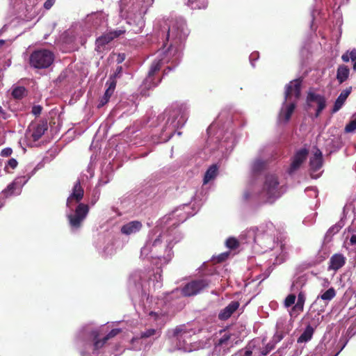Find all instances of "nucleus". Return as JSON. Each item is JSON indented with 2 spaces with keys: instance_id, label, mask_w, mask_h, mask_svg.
Segmentation results:
<instances>
[{
  "instance_id": "1",
  "label": "nucleus",
  "mask_w": 356,
  "mask_h": 356,
  "mask_svg": "<svg viewBox=\"0 0 356 356\" xmlns=\"http://www.w3.org/2000/svg\"><path fill=\"white\" fill-rule=\"evenodd\" d=\"M280 195L278 177L273 174L266 175L262 189L259 194V200L264 203H273Z\"/></svg>"
},
{
  "instance_id": "2",
  "label": "nucleus",
  "mask_w": 356,
  "mask_h": 356,
  "mask_svg": "<svg viewBox=\"0 0 356 356\" xmlns=\"http://www.w3.org/2000/svg\"><path fill=\"white\" fill-rule=\"evenodd\" d=\"M54 60L52 51L45 49L35 50L29 56V65L35 69H46L50 67Z\"/></svg>"
},
{
  "instance_id": "3",
  "label": "nucleus",
  "mask_w": 356,
  "mask_h": 356,
  "mask_svg": "<svg viewBox=\"0 0 356 356\" xmlns=\"http://www.w3.org/2000/svg\"><path fill=\"white\" fill-rule=\"evenodd\" d=\"M88 212L89 207L88 204L83 203L79 204L75 209L74 213L67 215L70 227L75 229H79Z\"/></svg>"
},
{
  "instance_id": "4",
  "label": "nucleus",
  "mask_w": 356,
  "mask_h": 356,
  "mask_svg": "<svg viewBox=\"0 0 356 356\" xmlns=\"http://www.w3.org/2000/svg\"><path fill=\"white\" fill-rule=\"evenodd\" d=\"M209 282L207 280H195L187 283L181 289V294L186 297L195 296L200 291L208 287Z\"/></svg>"
},
{
  "instance_id": "5",
  "label": "nucleus",
  "mask_w": 356,
  "mask_h": 356,
  "mask_svg": "<svg viewBox=\"0 0 356 356\" xmlns=\"http://www.w3.org/2000/svg\"><path fill=\"white\" fill-rule=\"evenodd\" d=\"M125 33V30L120 29V30H116L113 31H109L106 33L103 34L102 35L99 36L97 38L95 44L96 48L95 49L97 51H102L104 49V47L106 44H108L110 42H111L115 38L119 37L122 34Z\"/></svg>"
},
{
  "instance_id": "6",
  "label": "nucleus",
  "mask_w": 356,
  "mask_h": 356,
  "mask_svg": "<svg viewBox=\"0 0 356 356\" xmlns=\"http://www.w3.org/2000/svg\"><path fill=\"white\" fill-rule=\"evenodd\" d=\"M301 84L302 79H297L291 81L285 87L284 99L285 102L291 100V97L294 96L296 101L300 98L301 95Z\"/></svg>"
},
{
  "instance_id": "7",
  "label": "nucleus",
  "mask_w": 356,
  "mask_h": 356,
  "mask_svg": "<svg viewBox=\"0 0 356 356\" xmlns=\"http://www.w3.org/2000/svg\"><path fill=\"white\" fill-rule=\"evenodd\" d=\"M307 102L309 106H312L311 103L312 102H316L317 104L318 107L315 113L316 118H318L320 115L321 113L326 106V99L325 97L312 92L308 93Z\"/></svg>"
},
{
  "instance_id": "8",
  "label": "nucleus",
  "mask_w": 356,
  "mask_h": 356,
  "mask_svg": "<svg viewBox=\"0 0 356 356\" xmlns=\"http://www.w3.org/2000/svg\"><path fill=\"white\" fill-rule=\"evenodd\" d=\"M309 151L306 148L299 149L296 152L289 168V173L297 170L302 163L307 159Z\"/></svg>"
},
{
  "instance_id": "9",
  "label": "nucleus",
  "mask_w": 356,
  "mask_h": 356,
  "mask_svg": "<svg viewBox=\"0 0 356 356\" xmlns=\"http://www.w3.org/2000/svg\"><path fill=\"white\" fill-rule=\"evenodd\" d=\"M143 224L139 220H133L122 226L120 232L122 234L129 236L136 234L141 230Z\"/></svg>"
},
{
  "instance_id": "10",
  "label": "nucleus",
  "mask_w": 356,
  "mask_h": 356,
  "mask_svg": "<svg viewBox=\"0 0 356 356\" xmlns=\"http://www.w3.org/2000/svg\"><path fill=\"white\" fill-rule=\"evenodd\" d=\"M346 261V258L342 254H334L330 259L328 270L336 272L345 265Z\"/></svg>"
},
{
  "instance_id": "11",
  "label": "nucleus",
  "mask_w": 356,
  "mask_h": 356,
  "mask_svg": "<svg viewBox=\"0 0 356 356\" xmlns=\"http://www.w3.org/2000/svg\"><path fill=\"white\" fill-rule=\"evenodd\" d=\"M240 304L238 301H232L227 307L222 309L218 314V319L226 321L238 309Z\"/></svg>"
},
{
  "instance_id": "12",
  "label": "nucleus",
  "mask_w": 356,
  "mask_h": 356,
  "mask_svg": "<svg viewBox=\"0 0 356 356\" xmlns=\"http://www.w3.org/2000/svg\"><path fill=\"white\" fill-rule=\"evenodd\" d=\"M296 102H291L289 104H286V102L284 101V106L282 108V109L280 112V114H279L280 120H283L284 122H287L290 120V118L296 108Z\"/></svg>"
},
{
  "instance_id": "13",
  "label": "nucleus",
  "mask_w": 356,
  "mask_h": 356,
  "mask_svg": "<svg viewBox=\"0 0 356 356\" xmlns=\"http://www.w3.org/2000/svg\"><path fill=\"white\" fill-rule=\"evenodd\" d=\"M48 129L47 121H42L33 127L31 138L34 142L38 141Z\"/></svg>"
},
{
  "instance_id": "14",
  "label": "nucleus",
  "mask_w": 356,
  "mask_h": 356,
  "mask_svg": "<svg viewBox=\"0 0 356 356\" xmlns=\"http://www.w3.org/2000/svg\"><path fill=\"white\" fill-rule=\"evenodd\" d=\"M106 86L108 87L104 92V95H103V97L101 98V99L99 101V103L98 105L99 108L104 106L105 104H106L108 102L109 99L113 94L115 87H116L115 83L113 81H106Z\"/></svg>"
},
{
  "instance_id": "15",
  "label": "nucleus",
  "mask_w": 356,
  "mask_h": 356,
  "mask_svg": "<svg viewBox=\"0 0 356 356\" xmlns=\"http://www.w3.org/2000/svg\"><path fill=\"white\" fill-rule=\"evenodd\" d=\"M309 166L311 170L316 172L323 166V154L321 150L317 149L314 156L310 158Z\"/></svg>"
},
{
  "instance_id": "16",
  "label": "nucleus",
  "mask_w": 356,
  "mask_h": 356,
  "mask_svg": "<svg viewBox=\"0 0 356 356\" xmlns=\"http://www.w3.org/2000/svg\"><path fill=\"white\" fill-rule=\"evenodd\" d=\"M352 90V88L349 87L346 88V90H343L339 96L336 99L333 108L332 112L335 113L338 111L344 104L345 101L346 100L347 97L349 96Z\"/></svg>"
},
{
  "instance_id": "17",
  "label": "nucleus",
  "mask_w": 356,
  "mask_h": 356,
  "mask_svg": "<svg viewBox=\"0 0 356 356\" xmlns=\"http://www.w3.org/2000/svg\"><path fill=\"white\" fill-rule=\"evenodd\" d=\"M163 60H164V58H161L160 59H155L152 62V63L151 64L149 70L148 72V76H147V78L146 79V81L151 82L152 81V77L154 76V75L161 70V68L163 64Z\"/></svg>"
},
{
  "instance_id": "18",
  "label": "nucleus",
  "mask_w": 356,
  "mask_h": 356,
  "mask_svg": "<svg viewBox=\"0 0 356 356\" xmlns=\"http://www.w3.org/2000/svg\"><path fill=\"white\" fill-rule=\"evenodd\" d=\"M84 191L79 180L74 184L70 199L75 198V203L79 202L83 197Z\"/></svg>"
},
{
  "instance_id": "19",
  "label": "nucleus",
  "mask_w": 356,
  "mask_h": 356,
  "mask_svg": "<svg viewBox=\"0 0 356 356\" xmlns=\"http://www.w3.org/2000/svg\"><path fill=\"white\" fill-rule=\"evenodd\" d=\"M305 300L306 297L305 293L300 291L298 295V300L296 303L292 307L291 313H297V314H298L303 312ZM291 314L292 315V314Z\"/></svg>"
},
{
  "instance_id": "20",
  "label": "nucleus",
  "mask_w": 356,
  "mask_h": 356,
  "mask_svg": "<svg viewBox=\"0 0 356 356\" xmlns=\"http://www.w3.org/2000/svg\"><path fill=\"white\" fill-rule=\"evenodd\" d=\"M350 70L348 66L341 65L338 67L337 72V79L339 83H343L349 76Z\"/></svg>"
},
{
  "instance_id": "21",
  "label": "nucleus",
  "mask_w": 356,
  "mask_h": 356,
  "mask_svg": "<svg viewBox=\"0 0 356 356\" xmlns=\"http://www.w3.org/2000/svg\"><path fill=\"white\" fill-rule=\"evenodd\" d=\"M314 332V329L308 325L301 335L298 337V343H306L309 341L312 338Z\"/></svg>"
},
{
  "instance_id": "22",
  "label": "nucleus",
  "mask_w": 356,
  "mask_h": 356,
  "mask_svg": "<svg viewBox=\"0 0 356 356\" xmlns=\"http://www.w3.org/2000/svg\"><path fill=\"white\" fill-rule=\"evenodd\" d=\"M218 173V167L216 164L211 165L206 171L203 179L204 184H207L211 180L213 179Z\"/></svg>"
},
{
  "instance_id": "23",
  "label": "nucleus",
  "mask_w": 356,
  "mask_h": 356,
  "mask_svg": "<svg viewBox=\"0 0 356 356\" xmlns=\"http://www.w3.org/2000/svg\"><path fill=\"white\" fill-rule=\"evenodd\" d=\"M26 95L27 90L24 86H16L12 91V96L16 99H22Z\"/></svg>"
},
{
  "instance_id": "24",
  "label": "nucleus",
  "mask_w": 356,
  "mask_h": 356,
  "mask_svg": "<svg viewBox=\"0 0 356 356\" xmlns=\"http://www.w3.org/2000/svg\"><path fill=\"white\" fill-rule=\"evenodd\" d=\"M188 4L192 9H202L207 6V0H188Z\"/></svg>"
},
{
  "instance_id": "25",
  "label": "nucleus",
  "mask_w": 356,
  "mask_h": 356,
  "mask_svg": "<svg viewBox=\"0 0 356 356\" xmlns=\"http://www.w3.org/2000/svg\"><path fill=\"white\" fill-rule=\"evenodd\" d=\"M336 296V291L333 287L328 289L327 291L320 295L318 298H321L324 301H330Z\"/></svg>"
},
{
  "instance_id": "26",
  "label": "nucleus",
  "mask_w": 356,
  "mask_h": 356,
  "mask_svg": "<svg viewBox=\"0 0 356 356\" xmlns=\"http://www.w3.org/2000/svg\"><path fill=\"white\" fill-rule=\"evenodd\" d=\"M161 332L160 330L150 328V329L146 330L144 332H142L140 333V339H146V338H149L154 335H157V337H159L161 336Z\"/></svg>"
},
{
  "instance_id": "27",
  "label": "nucleus",
  "mask_w": 356,
  "mask_h": 356,
  "mask_svg": "<svg viewBox=\"0 0 356 356\" xmlns=\"http://www.w3.org/2000/svg\"><path fill=\"white\" fill-rule=\"evenodd\" d=\"M266 165L265 161L261 159H256L252 164V170L254 173L262 171Z\"/></svg>"
},
{
  "instance_id": "28",
  "label": "nucleus",
  "mask_w": 356,
  "mask_h": 356,
  "mask_svg": "<svg viewBox=\"0 0 356 356\" xmlns=\"http://www.w3.org/2000/svg\"><path fill=\"white\" fill-rule=\"evenodd\" d=\"M87 20L88 22H103V21H105L106 20L105 19V16L104 15V14L102 13H92L91 15H88L87 16Z\"/></svg>"
},
{
  "instance_id": "29",
  "label": "nucleus",
  "mask_w": 356,
  "mask_h": 356,
  "mask_svg": "<svg viewBox=\"0 0 356 356\" xmlns=\"http://www.w3.org/2000/svg\"><path fill=\"white\" fill-rule=\"evenodd\" d=\"M226 246L231 250H234L239 246V242L236 238L229 237L226 241Z\"/></svg>"
},
{
  "instance_id": "30",
  "label": "nucleus",
  "mask_w": 356,
  "mask_h": 356,
  "mask_svg": "<svg viewBox=\"0 0 356 356\" xmlns=\"http://www.w3.org/2000/svg\"><path fill=\"white\" fill-rule=\"evenodd\" d=\"M231 336V334L225 333L220 339H218L216 345L219 346H227Z\"/></svg>"
},
{
  "instance_id": "31",
  "label": "nucleus",
  "mask_w": 356,
  "mask_h": 356,
  "mask_svg": "<svg viewBox=\"0 0 356 356\" xmlns=\"http://www.w3.org/2000/svg\"><path fill=\"white\" fill-rule=\"evenodd\" d=\"M356 130V117L351 120L345 127V131L347 133L353 132Z\"/></svg>"
},
{
  "instance_id": "32",
  "label": "nucleus",
  "mask_w": 356,
  "mask_h": 356,
  "mask_svg": "<svg viewBox=\"0 0 356 356\" xmlns=\"http://www.w3.org/2000/svg\"><path fill=\"white\" fill-rule=\"evenodd\" d=\"M296 299V296L295 294H289V296H287L284 300V306L286 307H289L292 306L295 303Z\"/></svg>"
},
{
  "instance_id": "33",
  "label": "nucleus",
  "mask_w": 356,
  "mask_h": 356,
  "mask_svg": "<svg viewBox=\"0 0 356 356\" xmlns=\"http://www.w3.org/2000/svg\"><path fill=\"white\" fill-rule=\"evenodd\" d=\"M122 72V66H118L114 74L110 76V77L107 81H113L116 83H117L116 79L120 76Z\"/></svg>"
},
{
  "instance_id": "34",
  "label": "nucleus",
  "mask_w": 356,
  "mask_h": 356,
  "mask_svg": "<svg viewBox=\"0 0 356 356\" xmlns=\"http://www.w3.org/2000/svg\"><path fill=\"white\" fill-rule=\"evenodd\" d=\"M120 332H121L120 329H118V328L113 329L109 332V333L106 336L104 337V339H105V341H108V340L113 338L114 337H115L117 334H118Z\"/></svg>"
},
{
  "instance_id": "35",
  "label": "nucleus",
  "mask_w": 356,
  "mask_h": 356,
  "mask_svg": "<svg viewBox=\"0 0 356 356\" xmlns=\"http://www.w3.org/2000/svg\"><path fill=\"white\" fill-rule=\"evenodd\" d=\"M186 334H187V332L180 327H177L174 330V336L179 340H180Z\"/></svg>"
},
{
  "instance_id": "36",
  "label": "nucleus",
  "mask_w": 356,
  "mask_h": 356,
  "mask_svg": "<svg viewBox=\"0 0 356 356\" xmlns=\"http://www.w3.org/2000/svg\"><path fill=\"white\" fill-rule=\"evenodd\" d=\"M107 342L105 341L104 337L102 339H98L97 337L95 338L94 342V348L95 350H98L104 346V345Z\"/></svg>"
},
{
  "instance_id": "37",
  "label": "nucleus",
  "mask_w": 356,
  "mask_h": 356,
  "mask_svg": "<svg viewBox=\"0 0 356 356\" xmlns=\"http://www.w3.org/2000/svg\"><path fill=\"white\" fill-rule=\"evenodd\" d=\"M15 188H16L15 184L11 183L5 189L4 193L6 194V195H10L14 193Z\"/></svg>"
},
{
  "instance_id": "38",
  "label": "nucleus",
  "mask_w": 356,
  "mask_h": 356,
  "mask_svg": "<svg viewBox=\"0 0 356 356\" xmlns=\"http://www.w3.org/2000/svg\"><path fill=\"white\" fill-rule=\"evenodd\" d=\"M274 348V345L268 343L261 351V355H267Z\"/></svg>"
},
{
  "instance_id": "39",
  "label": "nucleus",
  "mask_w": 356,
  "mask_h": 356,
  "mask_svg": "<svg viewBox=\"0 0 356 356\" xmlns=\"http://www.w3.org/2000/svg\"><path fill=\"white\" fill-rule=\"evenodd\" d=\"M42 111V107L40 105H35L32 107L31 113L35 115L38 116L41 114Z\"/></svg>"
},
{
  "instance_id": "40",
  "label": "nucleus",
  "mask_w": 356,
  "mask_h": 356,
  "mask_svg": "<svg viewBox=\"0 0 356 356\" xmlns=\"http://www.w3.org/2000/svg\"><path fill=\"white\" fill-rule=\"evenodd\" d=\"M229 255V252H224V253L219 254L216 258L217 262L221 263V262L225 261L228 258Z\"/></svg>"
},
{
  "instance_id": "41",
  "label": "nucleus",
  "mask_w": 356,
  "mask_h": 356,
  "mask_svg": "<svg viewBox=\"0 0 356 356\" xmlns=\"http://www.w3.org/2000/svg\"><path fill=\"white\" fill-rule=\"evenodd\" d=\"M18 165V162L14 158H11L8 161L7 166L12 169H15Z\"/></svg>"
},
{
  "instance_id": "42",
  "label": "nucleus",
  "mask_w": 356,
  "mask_h": 356,
  "mask_svg": "<svg viewBox=\"0 0 356 356\" xmlns=\"http://www.w3.org/2000/svg\"><path fill=\"white\" fill-rule=\"evenodd\" d=\"M12 153H13V149L10 147H6L1 150V156L7 157V156H10L12 154Z\"/></svg>"
},
{
  "instance_id": "43",
  "label": "nucleus",
  "mask_w": 356,
  "mask_h": 356,
  "mask_svg": "<svg viewBox=\"0 0 356 356\" xmlns=\"http://www.w3.org/2000/svg\"><path fill=\"white\" fill-rule=\"evenodd\" d=\"M55 2L56 0H47L44 3V8L47 10H49L55 3Z\"/></svg>"
},
{
  "instance_id": "44",
  "label": "nucleus",
  "mask_w": 356,
  "mask_h": 356,
  "mask_svg": "<svg viewBox=\"0 0 356 356\" xmlns=\"http://www.w3.org/2000/svg\"><path fill=\"white\" fill-rule=\"evenodd\" d=\"M75 198L70 199V195L68 197L66 202V205L68 208L72 209V207L75 204Z\"/></svg>"
},
{
  "instance_id": "45",
  "label": "nucleus",
  "mask_w": 356,
  "mask_h": 356,
  "mask_svg": "<svg viewBox=\"0 0 356 356\" xmlns=\"http://www.w3.org/2000/svg\"><path fill=\"white\" fill-rule=\"evenodd\" d=\"M349 57H350V58L353 61L356 60V50H355V49H353V50H352V51L350 52Z\"/></svg>"
},
{
  "instance_id": "46",
  "label": "nucleus",
  "mask_w": 356,
  "mask_h": 356,
  "mask_svg": "<svg viewBox=\"0 0 356 356\" xmlns=\"http://www.w3.org/2000/svg\"><path fill=\"white\" fill-rule=\"evenodd\" d=\"M0 114L1 115L2 118L4 120H6L9 116V115L4 111V110L2 108V107L1 106H0Z\"/></svg>"
},
{
  "instance_id": "47",
  "label": "nucleus",
  "mask_w": 356,
  "mask_h": 356,
  "mask_svg": "<svg viewBox=\"0 0 356 356\" xmlns=\"http://www.w3.org/2000/svg\"><path fill=\"white\" fill-rule=\"evenodd\" d=\"M161 243V235H159L153 242L152 246H156Z\"/></svg>"
},
{
  "instance_id": "48",
  "label": "nucleus",
  "mask_w": 356,
  "mask_h": 356,
  "mask_svg": "<svg viewBox=\"0 0 356 356\" xmlns=\"http://www.w3.org/2000/svg\"><path fill=\"white\" fill-rule=\"evenodd\" d=\"M341 58L344 62H348L349 60L350 59L348 54H343Z\"/></svg>"
},
{
  "instance_id": "49",
  "label": "nucleus",
  "mask_w": 356,
  "mask_h": 356,
  "mask_svg": "<svg viewBox=\"0 0 356 356\" xmlns=\"http://www.w3.org/2000/svg\"><path fill=\"white\" fill-rule=\"evenodd\" d=\"M350 242L351 245L356 244V235L355 234L352 235V236L350 237Z\"/></svg>"
},
{
  "instance_id": "50",
  "label": "nucleus",
  "mask_w": 356,
  "mask_h": 356,
  "mask_svg": "<svg viewBox=\"0 0 356 356\" xmlns=\"http://www.w3.org/2000/svg\"><path fill=\"white\" fill-rule=\"evenodd\" d=\"M241 356H252V352L250 350L245 351L244 354Z\"/></svg>"
},
{
  "instance_id": "51",
  "label": "nucleus",
  "mask_w": 356,
  "mask_h": 356,
  "mask_svg": "<svg viewBox=\"0 0 356 356\" xmlns=\"http://www.w3.org/2000/svg\"><path fill=\"white\" fill-rule=\"evenodd\" d=\"M170 70H171V67H168L166 69L164 70L163 74H167L168 72H169Z\"/></svg>"
},
{
  "instance_id": "52",
  "label": "nucleus",
  "mask_w": 356,
  "mask_h": 356,
  "mask_svg": "<svg viewBox=\"0 0 356 356\" xmlns=\"http://www.w3.org/2000/svg\"><path fill=\"white\" fill-rule=\"evenodd\" d=\"M249 197H250V194H249V193H248V192L245 193H244V198H245V200H248V199H249Z\"/></svg>"
},
{
  "instance_id": "53",
  "label": "nucleus",
  "mask_w": 356,
  "mask_h": 356,
  "mask_svg": "<svg viewBox=\"0 0 356 356\" xmlns=\"http://www.w3.org/2000/svg\"><path fill=\"white\" fill-rule=\"evenodd\" d=\"M149 315H150V316H154L155 317V318H157V316H158V314H157V313H156V312H151L149 313Z\"/></svg>"
},
{
  "instance_id": "54",
  "label": "nucleus",
  "mask_w": 356,
  "mask_h": 356,
  "mask_svg": "<svg viewBox=\"0 0 356 356\" xmlns=\"http://www.w3.org/2000/svg\"><path fill=\"white\" fill-rule=\"evenodd\" d=\"M5 44V40H0V47H1Z\"/></svg>"
},
{
  "instance_id": "55",
  "label": "nucleus",
  "mask_w": 356,
  "mask_h": 356,
  "mask_svg": "<svg viewBox=\"0 0 356 356\" xmlns=\"http://www.w3.org/2000/svg\"><path fill=\"white\" fill-rule=\"evenodd\" d=\"M353 70L356 71V60H355V63L353 65Z\"/></svg>"
},
{
  "instance_id": "56",
  "label": "nucleus",
  "mask_w": 356,
  "mask_h": 356,
  "mask_svg": "<svg viewBox=\"0 0 356 356\" xmlns=\"http://www.w3.org/2000/svg\"><path fill=\"white\" fill-rule=\"evenodd\" d=\"M170 29H171L170 27H168V37L170 35Z\"/></svg>"
}]
</instances>
